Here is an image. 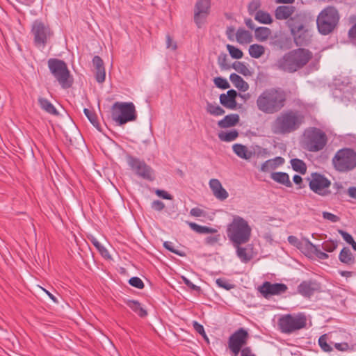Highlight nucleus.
Instances as JSON below:
<instances>
[{
	"label": "nucleus",
	"instance_id": "603ef678",
	"mask_svg": "<svg viewBox=\"0 0 356 356\" xmlns=\"http://www.w3.org/2000/svg\"><path fill=\"white\" fill-rule=\"evenodd\" d=\"M216 283L219 287L223 288L226 290H230L234 287V284L222 278L217 279Z\"/></svg>",
	"mask_w": 356,
	"mask_h": 356
},
{
	"label": "nucleus",
	"instance_id": "a19ab883",
	"mask_svg": "<svg viewBox=\"0 0 356 356\" xmlns=\"http://www.w3.org/2000/svg\"><path fill=\"white\" fill-rule=\"evenodd\" d=\"M238 132L236 130H232L229 131H221L218 134V138L221 141L231 142L237 138Z\"/></svg>",
	"mask_w": 356,
	"mask_h": 356
},
{
	"label": "nucleus",
	"instance_id": "b1692460",
	"mask_svg": "<svg viewBox=\"0 0 356 356\" xmlns=\"http://www.w3.org/2000/svg\"><path fill=\"white\" fill-rule=\"evenodd\" d=\"M233 152L241 159L250 160L254 155V152L249 150L248 148L242 144H234L232 146Z\"/></svg>",
	"mask_w": 356,
	"mask_h": 356
},
{
	"label": "nucleus",
	"instance_id": "423d86ee",
	"mask_svg": "<svg viewBox=\"0 0 356 356\" xmlns=\"http://www.w3.org/2000/svg\"><path fill=\"white\" fill-rule=\"evenodd\" d=\"M303 136L304 147L309 152H320L327 145V135L319 128L309 127L305 130Z\"/></svg>",
	"mask_w": 356,
	"mask_h": 356
},
{
	"label": "nucleus",
	"instance_id": "4be33fe9",
	"mask_svg": "<svg viewBox=\"0 0 356 356\" xmlns=\"http://www.w3.org/2000/svg\"><path fill=\"white\" fill-rule=\"evenodd\" d=\"M284 159L282 156H276L273 159L266 161L261 166V171L269 172L284 163Z\"/></svg>",
	"mask_w": 356,
	"mask_h": 356
},
{
	"label": "nucleus",
	"instance_id": "dca6fc26",
	"mask_svg": "<svg viewBox=\"0 0 356 356\" xmlns=\"http://www.w3.org/2000/svg\"><path fill=\"white\" fill-rule=\"evenodd\" d=\"M211 0H197L194 7V22L200 28L209 16L211 10Z\"/></svg>",
	"mask_w": 356,
	"mask_h": 356
},
{
	"label": "nucleus",
	"instance_id": "0e129e2a",
	"mask_svg": "<svg viewBox=\"0 0 356 356\" xmlns=\"http://www.w3.org/2000/svg\"><path fill=\"white\" fill-rule=\"evenodd\" d=\"M339 233L342 236L344 241H346L348 243L350 244L351 242H353L354 239L353 236L348 232L343 230H339Z\"/></svg>",
	"mask_w": 356,
	"mask_h": 356
},
{
	"label": "nucleus",
	"instance_id": "1a4fd4ad",
	"mask_svg": "<svg viewBox=\"0 0 356 356\" xmlns=\"http://www.w3.org/2000/svg\"><path fill=\"white\" fill-rule=\"evenodd\" d=\"M332 165L339 172H348L356 167V152L350 148L338 150L332 160Z\"/></svg>",
	"mask_w": 356,
	"mask_h": 356
},
{
	"label": "nucleus",
	"instance_id": "ddd939ff",
	"mask_svg": "<svg viewBox=\"0 0 356 356\" xmlns=\"http://www.w3.org/2000/svg\"><path fill=\"white\" fill-rule=\"evenodd\" d=\"M289 25L297 46L305 45L309 42L308 31L302 22L291 19Z\"/></svg>",
	"mask_w": 356,
	"mask_h": 356
},
{
	"label": "nucleus",
	"instance_id": "58836bf2",
	"mask_svg": "<svg viewBox=\"0 0 356 356\" xmlns=\"http://www.w3.org/2000/svg\"><path fill=\"white\" fill-rule=\"evenodd\" d=\"M265 53V47L261 44H253L249 47V54L252 58H259Z\"/></svg>",
	"mask_w": 356,
	"mask_h": 356
},
{
	"label": "nucleus",
	"instance_id": "052dcab7",
	"mask_svg": "<svg viewBox=\"0 0 356 356\" xmlns=\"http://www.w3.org/2000/svg\"><path fill=\"white\" fill-rule=\"evenodd\" d=\"M220 240V234L209 236L205 238V243L208 245H214Z\"/></svg>",
	"mask_w": 356,
	"mask_h": 356
},
{
	"label": "nucleus",
	"instance_id": "20e7f679",
	"mask_svg": "<svg viewBox=\"0 0 356 356\" xmlns=\"http://www.w3.org/2000/svg\"><path fill=\"white\" fill-rule=\"evenodd\" d=\"M227 235L232 244L242 245L248 243L251 237L252 228L248 222L239 216H234L227 227Z\"/></svg>",
	"mask_w": 356,
	"mask_h": 356
},
{
	"label": "nucleus",
	"instance_id": "a211bd4d",
	"mask_svg": "<svg viewBox=\"0 0 356 356\" xmlns=\"http://www.w3.org/2000/svg\"><path fill=\"white\" fill-rule=\"evenodd\" d=\"M320 289L319 284L316 281H303L298 286V292L305 297H310Z\"/></svg>",
	"mask_w": 356,
	"mask_h": 356
},
{
	"label": "nucleus",
	"instance_id": "c03bdc74",
	"mask_svg": "<svg viewBox=\"0 0 356 356\" xmlns=\"http://www.w3.org/2000/svg\"><path fill=\"white\" fill-rule=\"evenodd\" d=\"M233 68L238 73L244 75H250L251 72L249 68L245 65L244 63L236 61L233 63Z\"/></svg>",
	"mask_w": 356,
	"mask_h": 356
},
{
	"label": "nucleus",
	"instance_id": "3c124183",
	"mask_svg": "<svg viewBox=\"0 0 356 356\" xmlns=\"http://www.w3.org/2000/svg\"><path fill=\"white\" fill-rule=\"evenodd\" d=\"M129 283L132 286H134L138 289L144 288V283L142 280L138 277H133L129 280Z\"/></svg>",
	"mask_w": 356,
	"mask_h": 356
},
{
	"label": "nucleus",
	"instance_id": "f03ea898",
	"mask_svg": "<svg viewBox=\"0 0 356 356\" xmlns=\"http://www.w3.org/2000/svg\"><path fill=\"white\" fill-rule=\"evenodd\" d=\"M305 122L304 115L297 110L288 109L280 113L271 123V131L275 135H288L300 129Z\"/></svg>",
	"mask_w": 356,
	"mask_h": 356
},
{
	"label": "nucleus",
	"instance_id": "680f3d73",
	"mask_svg": "<svg viewBox=\"0 0 356 356\" xmlns=\"http://www.w3.org/2000/svg\"><path fill=\"white\" fill-rule=\"evenodd\" d=\"M92 63L95 69L104 67L103 60L99 56H95L93 57Z\"/></svg>",
	"mask_w": 356,
	"mask_h": 356
},
{
	"label": "nucleus",
	"instance_id": "412c9836",
	"mask_svg": "<svg viewBox=\"0 0 356 356\" xmlns=\"http://www.w3.org/2000/svg\"><path fill=\"white\" fill-rule=\"evenodd\" d=\"M237 92L234 90H229L227 94H221L220 95V104L227 108L235 109L236 107V97Z\"/></svg>",
	"mask_w": 356,
	"mask_h": 356
},
{
	"label": "nucleus",
	"instance_id": "37998d69",
	"mask_svg": "<svg viewBox=\"0 0 356 356\" xmlns=\"http://www.w3.org/2000/svg\"><path fill=\"white\" fill-rule=\"evenodd\" d=\"M83 112L91 124L98 130H100V125L98 122L97 116L95 113L88 108H84Z\"/></svg>",
	"mask_w": 356,
	"mask_h": 356
},
{
	"label": "nucleus",
	"instance_id": "f8f14e48",
	"mask_svg": "<svg viewBox=\"0 0 356 356\" xmlns=\"http://www.w3.org/2000/svg\"><path fill=\"white\" fill-rule=\"evenodd\" d=\"M249 334L248 331L241 327L232 334L227 341L228 348L230 350L232 356H238L241 353L243 347L248 343Z\"/></svg>",
	"mask_w": 356,
	"mask_h": 356
},
{
	"label": "nucleus",
	"instance_id": "5701e85b",
	"mask_svg": "<svg viewBox=\"0 0 356 356\" xmlns=\"http://www.w3.org/2000/svg\"><path fill=\"white\" fill-rule=\"evenodd\" d=\"M296 8L293 6H280L275 10V17L278 20L289 19L295 12Z\"/></svg>",
	"mask_w": 356,
	"mask_h": 356
},
{
	"label": "nucleus",
	"instance_id": "4d7b16f0",
	"mask_svg": "<svg viewBox=\"0 0 356 356\" xmlns=\"http://www.w3.org/2000/svg\"><path fill=\"white\" fill-rule=\"evenodd\" d=\"M181 279L184 283L189 287L191 289L200 292L201 291L200 286H198L194 284H193L188 278L184 276H181Z\"/></svg>",
	"mask_w": 356,
	"mask_h": 356
},
{
	"label": "nucleus",
	"instance_id": "f257e3e1",
	"mask_svg": "<svg viewBox=\"0 0 356 356\" xmlns=\"http://www.w3.org/2000/svg\"><path fill=\"white\" fill-rule=\"evenodd\" d=\"M287 101V93L283 88L271 87L264 89L258 95L256 105L259 111L271 115L282 111L286 106Z\"/></svg>",
	"mask_w": 356,
	"mask_h": 356
},
{
	"label": "nucleus",
	"instance_id": "69168bd1",
	"mask_svg": "<svg viewBox=\"0 0 356 356\" xmlns=\"http://www.w3.org/2000/svg\"><path fill=\"white\" fill-rule=\"evenodd\" d=\"M156 194L163 198V199H165V200H172V197L171 195H170L169 193H168L166 191H163V190H156Z\"/></svg>",
	"mask_w": 356,
	"mask_h": 356
},
{
	"label": "nucleus",
	"instance_id": "6ab92c4d",
	"mask_svg": "<svg viewBox=\"0 0 356 356\" xmlns=\"http://www.w3.org/2000/svg\"><path fill=\"white\" fill-rule=\"evenodd\" d=\"M270 44L280 50H287L292 47L291 38L284 33L275 35Z\"/></svg>",
	"mask_w": 356,
	"mask_h": 356
},
{
	"label": "nucleus",
	"instance_id": "864d4df0",
	"mask_svg": "<svg viewBox=\"0 0 356 356\" xmlns=\"http://www.w3.org/2000/svg\"><path fill=\"white\" fill-rule=\"evenodd\" d=\"M95 78L98 83H103L105 81L106 78V72L104 67L101 68H97Z\"/></svg>",
	"mask_w": 356,
	"mask_h": 356
},
{
	"label": "nucleus",
	"instance_id": "bf43d9fd",
	"mask_svg": "<svg viewBox=\"0 0 356 356\" xmlns=\"http://www.w3.org/2000/svg\"><path fill=\"white\" fill-rule=\"evenodd\" d=\"M163 246L167 249L169 251L177 254V255H179V256H183V254H181L179 251H178L177 250H175L173 247V244L172 242H170V241H165L163 243Z\"/></svg>",
	"mask_w": 356,
	"mask_h": 356
},
{
	"label": "nucleus",
	"instance_id": "4c0bfd02",
	"mask_svg": "<svg viewBox=\"0 0 356 356\" xmlns=\"http://www.w3.org/2000/svg\"><path fill=\"white\" fill-rule=\"evenodd\" d=\"M293 170L302 175H305L307 172V165L305 163L299 159H292L290 161Z\"/></svg>",
	"mask_w": 356,
	"mask_h": 356
},
{
	"label": "nucleus",
	"instance_id": "ea45409f",
	"mask_svg": "<svg viewBox=\"0 0 356 356\" xmlns=\"http://www.w3.org/2000/svg\"><path fill=\"white\" fill-rule=\"evenodd\" d=\"M207 112L213 116H220L225 113V110L218 104L207 102L206 106Z\"/></svg>",
	"mask_w": 356,
	"mask_h": 356
},
{
	"label": "nucleus",
	"instance_id": "c85d7f7f",
	"mask_svg": "<svg viewBox=\"0 0 356 356\" xmlns=\"http://www.w3.org/2000/svg\"><path fill=\"white\" fill-rule=\"evenodd\" d=\"M339 261L348 266L353 265L355 263V257H353L350 250L345 247L343 248L339 255Z\"/></svg>",
	"mask_w": 356,
	"mask_h": 356
},
{
	"label": "nucleus",
	"instance_id": "79ce46f5",
	"mask_svg": "<svg viewBox=\"0 0 356 356\" xmlns=\"http://www.w3.org/2000/svg\"><path fill=\"white\" fill-rule=\"evenodd\" d=\"M89 240L92 243V245L97 249V250L99 252V253L104 258H106V259L111 258L108 251L106 250V248L104 246H103L98 241V240L95 237L90 236V237H89Z\"/></svg>",
	"mask_w": 356,
	"mask_h": 356
},
{
	"label": "nucleus",
	"instance_id": "f3484780",
	"mask_svg": "<svg viewBox=\"0 0 356 356\" xmlns=\"http://www.w3.org/2000/svg\"><path fill=\"white\" fill-rule=\"evenodd\" d=\"M288 289L287 286L283 283H271L265 282L259 288L260 293L266 298L273 296H279L284 293Z\"/></svg>",
	"mask_w": 356,
	"mask_h": 356
},
{
	"label": "nucleus",
	"instance_id": "bb28decb",
	"mask_svg": "<svg viewBox=\"0 0 356 356\" xmlns=\"http://www.w3.org/2000/svg\"><path fill=\"white\" fill-rule=\"evenodd\" d=\"M238 121L239 116L238 114H230L218 121V125L220 128H228L235 126Z\"/></svg>",
	"mask_w": 356,
	"mask_h": 356
},
{
	"label": "nucleus",
	"instance_id": "13d9d810",
	"mask_svg": "<svg viewBox=\"0 0 356 356\" xmlns=\"http://www.w3.org/2000/svg\"><path fill=\"white\" fill-rule=\"evenodd\" d=\"M323 217L332 222H336L339 220V218L337 216L327 211L323 212Z\"/></svg>",
	"mask_w": 356,
	"mask_h": 356
},
{
	"label": "nucleus",
	"instance_id": "4468645a",
	"mask_svg": "<svg viewBox=\"0 0 356 356\" xmlns=\"http://www.w3.org/2000/svg\"><path fill=\"white\" fill-rule=\"evenodd\" d=\"M127 163L138 176L147 180L154 179L152 169L144 161L129 156L127 157Z\"/></svg>",
	"mask_w": 356,
	"mask_h": 356
},
{
	"label": "nucleus",
	"instance_id": "09e8293b",
	"mask_svg": "<svg viewBox=\"0 0 356 356\" xmlns=\"http://www.w3.org/2000/svg\"><path fill=\"white\" fill-rule=\"evenodd\" d=\"M318 344L325 352H330L332 350V347L327 343L325 335H322L319 337Z\"/></svg>",
	"mask_w": 356,
	"mask_h": 356
},
{
	"label": "nucleus",
	"instance_id": "72a5a7b5",
	"mask_svg": "<svg viewBox=\"0 0 356 356\" xmlns=\"http://www.w3.org/2000/svg\"><path fill=\"white\" fill-rule=\"evenodd\" d=\"M127 305L139 316L143 318L147 315V311L141 307L138 301L129 300L127 301Z\"/></svg>",
	"mask_w": 356,
	"mask_h": 356
},
{
	"label": "nucleus",
	"instance_id": "6e6d98bb",
	"mask_svg": "<svg viewBox=\"0 0 356 356\" xmlns=\"http://www.w3.org/2000/svg\"><path fill=\"white\" fill-rule=\"evenodd\" d=\"M190 215L193 217H205L206 211L200 208L195 207L191 209Z\"/></svg>",
	"mask_w": 356,
	"mask_h": 356
},
{
	"label": "nucleus",
	"instance_id": "c9c22d12",
	"mask_svg": "<svg viewBox=\"0 0 356 356\" xmlns=\"http://www.w3.org/2000/svg\"><path fill=\"white\" fill-rule=\"evenodd\" d=\"M288 241L290 244L296 247L297 248L302 250V252H304V251L307 252L308 248L306 245H307L306 243H307V242L310 241L309 239L305 238L303 241H301L295 236H289L288 237Z\"/></svg>",
	"mask_w": 356,
	"mask_h": 356
},
{
	"label": "nucleus",
	"instance_id": "2f4dec72",
	"mask_svg": "<svg viewBox=\"0 0 356 356\" xmlns=\"http://www.w3.org/2000/svg\"><path fill=\"white\" fill-rule=\"evenodd\" d=\"M233 245L236 250L237 257L242 262L248 263L252 259V254L248 252L245 248L241 247V245L233 244Z\"/></svg>",
	"mask_w": 356,
	"mask_h": 356
},
{
	"label": "nucleus",
	"instance_id": "49530a36",
	"mask_svg": "<svg viewBox=\"0 0 356 356\" xmlns=\"http://www.w3.org/2000/svg\"><path fill=\"white\" fill-rule=\"evenodd\" d=\"M337 242L334 241H326L322 244L323 249L327 252H332L337 249Z\"/></svg>",
	"mask_w": 356,
	"mask_h": 356
},
{
	"label": "nucleus",
	"instance_id": "7c9ffc66",
	"mask_svg": "<svg viewBox=\"0 0 356 356\" xmlns=\"http://www.w3.org/2000/svg\"><path fill=\"white\" fill-rule=\"evenodd\" d=\"M271 30L268 27L260 26L254 30V36L258 41L264 42L271 35Z\"/></svg>",
	"mask_w": 356,
	"mask_h": 356
},
{
	"label": "nucleus",
	"instance_id": "9b49d317",
	"mask_svg": "<svg viewBox=\"0 0 356 356\" xmlns=\"http://www.w3.org/2000/svg\"><path fill=\"white\" fill-rule=\"evenodd\" d=\"M311 191L320 196H327L331 194L330 187L331 181L325 175L318 172L312 173L308 179Z\"/></svg>",
	"mask_w": 356,
	"mask_h": 356
},
{
	"label": "nucleus",
	"instance_id": "5fc2aeb1",
	"mask_svg": "<svg viewBox=\"0 0 356 356\" xmlns=\"http://www.w3.org/2000/svg\"><path fill=\"white\" fill-rule=\"evenodd\" d=\"M193 326L194 330L199 333L200 335H202L205 339L208 340L207 336L206 334V332L204 331V327L202 325L200 324L197 321H193Z\"/></svg>",
	"mask_w": 356,
	"mask_h": 356
},
{
	"label": "nucleus",
	"instance_id": "a878e982",
	"mask_svg": "<svg viewBox=\"0 0 356 356\" xmlns=\"http://www.w3.org/2000/svg\"><path fill=\"white\" fill-rule=\"evenodd\" d=\"M252 33L243 28H239L236 32V40L241 44H250L252 41Z\"/></svg>",
	"mask_w": 356,
	"mask_h": 356
},
{
	"label": "nucleus",
	"instance_id": "de8ad7c7",
	"mask_svg": "<svg viewBox=\"0 0 356 356\" xmlns=\"http://www.w3.org/2000/svg\"><path fill=\"white\" fill-rule=\"evenodd\" d=\"M261 6V3L259 0H254L251 1L248 6V10L250 15L254 16V14L256 12H257L259 10V8Z\"/></svg>",
	"mask_w": 356,
	"mask_h": 356
},
{
	"label": "nucleus",
	"instance_id": "c756f323",
	"mask_svg": "<svg viewBox=\"0 0 356 356\" xmlns=\"http://www.w3.org/2000/svg\"><path fill=\"white\" fill-rule=\"evenodd\" d=\"M187 224L192 230L198 234H213L218 232L217 229L214 228L209 227L207 226H201L195 222H187Z\"/></svg>",
	"mask_w": 356,
	"mask_h": 356
},
{
	"label": "nucleus",
	"instance_id": "39448f33",
	"mask_svg": "<svg viewBox=\"0 0 356 356\" xmlns=\"http://www.w3.org/2000/svg\"><path fill=\"white\" fill-rule=\"evenodd\" d=\"M339 19V13L335 7H325L317 16L316 25L318 32L323 35L332 33L337 28Z\"/></svg>",
	"mask_w": 356,
	"mask_h": 356
},
{
	"label": "nucleus",
	"instance_id": "0eeeda50",
	"mask_svg": "<svg viewBox=\"0 0 356 356\" xmlns=\"http://www.w3.org/2000/svg\"><path fill=\"white\" fill-rule=\"evenodd\" d=\"M111 117L118 125H123L129 122L135 121L137 113L132 102H115L111 108Z\"/></svg>",
	"mask_w": 356,
	"mask_h": 356
},
{
	"label": "nucleus",
	"instance_id": "6e6552de",
	"mask_svg": "<svg viewBox=\"0 0 356 356\" xmlns=\"http://www.w3.org/2000/svg\"><path fill=\"white\" fill-rule=\"evenodd\" d=\"M48 67L53 76L63 88H69L73 83V78L67 68V64L62 60L50 58Z\"/></svg>",
	"mask_w": 356,
	"mask_h": 356
},
{
	"label": "nucleus",
	"instance_id": "774afa93",
	"mask_svg": "<svg viewBox=\"0 0 356 356\" xmlns=\"http://www.w3.org/2000/svg\"><path fill=\"white\" fill-rule=\"evenodd\" d=\"M241 356H256L250 347H244L241 350Z\"/></svg>",
	"mask_w": 356,
	"mask_h": 356
},
{
	"label": "nucleus",
	"instance_id": "8fccbe9b",
	"mask_svg": "<svg viewBox=\"0 0 356 356\" xmlns=\"http://www.w3.org/2000/svg\"><path fill=\"white\" fill-rule=\"evenodd\" d=\"M215 85L221 89H227L229 88L228 81L222 77H216L214 79Z\"/></svg>",
	"mask_w": 356,
	"mask_h": 356
},
{
	"label": "nucleus",
	"instance_id": "473e14b6",
	"mask_svg": "<svg viewBox=\"0 0 356 356\" xmlns=\"http://www.w3.org/2000/svg\"><path fill=\"white\" fill-rule=\"evenodd\" d=\"M254 17L256 21L261 24H270L273 22L271 15L268 12L262 10L256 12Z\"/></svg>",
	"mask_w": 356,
	"mask_h": 356
},
{
	"label": "nucleus",
	"instance_id": "7ed1b4c3",
	"mask_svg": "<svg viewBox=\"0 0 356 356\" xmlns=\"http://www.w3.org/2000/svg\"><path fill=\"white\" fill-rule=\"evenodd\" d=\"M312 58L313 54L309 49L298 48L278 58L275 67L284 72L294 73L303 68Z\"/></svg>",
	"mask_w": 356,
	"mask_h": 356
},
{
	"label": "nucleus",
	"instance_id": "2eb2a0df",
	"mask_svg": "<svg viewBox=\"0 0 356 356\" xmlns=\"http://www.w3.org/2000/svg\"><path fill=\"white\" fill-rule=\"evenodd\" d=\"M31 33L34 36L35 44L39 47H44L51 35L50 29L39 21H35L33 24Z\"/></svg>",
	"mask_w": 356,
	"mask_h": 356
},
{
	"label": "nucleus",
	"instance_id": "393cba45",
	"mask_svg": "<svg viewBox=\"0 0 356 356\" xmlns=\"http://www.w3.org/2000/svg\"><path fill=\"white\" fill-rule=\"evenodd\" d=\"M270 178L275 182L282 184L286 187H292V183L290 180L289 175L283 172H275L270 174Z\"/></svg>",
	"mask_w": 356,
	"mask_h": 356
},
{
	"label": "nucleus",
	"instance_id": "e2e57ef3",
	"mask_svg": "<svg viewBox=\"0 0 356 356\" xmlns=\"http://www.w3.org/2000/svg\"><path fill=\"white\" fill-rule=\"evenodd\" d=\"M152 207L156 211H160L164 209L165 204L163 202L160 200H154L152 203Z\"/></svg>",
	"mask_w": 356,
	"mask_h": 356
},
{
	"label": "nucleus",
	"instance_id": "338daca9",
	"mask_svg": "<svg viewBox=\"0 0 356 356\" xmlns=\"http://www.w3.org/2000/svg\"><path fill=\"white\" fill-rule=\"evenodd\" d=\"M348 34L350 39L356 40V22L349 29Z\"/></svg>",
	"mask_w": 356,
	"mask_h": 356
},
{
	"label": "nucleus",
	"instance_id": "e433bc0d",
	"mask_svg": "<svg viewBox=\"0 0 356 356\" xmlns=\"http://www.w3.org/2000/svg\"><path fill=\"white\" fill-rule=\"evenodd\" d=\"M306 244L308 248L307 252L315 254L320 259H327L329 257L327 253L322 252L318 246L313 244L311 241L307 242Z\"/></svg>",
	"mask_w": 356,
	"mask_h": 356
},
{
	"label": "nucleus",
	"instance_id": "a18cd8bd",
	"mask_svg": "<svg viewBox=\"0 0 356 356\" xmlns=\"http://www.w3.org/2000/svg\"><path fill=\"white\" fill-rule=\"evenodd\" d=\"M227 49L228 50L230 56L235 59H240L243 57V51L233 45L227 44Z\"/></svg>",
	"mask_w": 356,
	"mask_h": 356
},
{
	"label": "nucleus",
	"instance_id": "f704fd0d",
	"mask_svg": "<svg viewBox=\"0 0 356 356\" xmlns=\"http://www.w3.org/2000/svg\"><path fill=\"white\" fill-rule=\"evenodd\" d=\"M38 103L42 110L51 115H57L58 111L54 106L47 99L44 97L38 98Z\"/></svg>",
	"mask_w": 356,
	"mask_h": 356
},
{
	"label": "nucleus",
	"instance_id": "9d476101",
	"mask_svg": "<svg viewBox=\"0 0 356 356\" xmlns=\"http://www.w3.org/2000/svg\"><path fill=\"white\" fill-rule=\"evenodd\" d=\"M278 325L282 333L291 334L306 327L307 317L303 313L286 314L280 317Z\"/></svg>",
	"mask_w": 356,
	"mask_h": 356
},
{
	"label": "nucleus",
	"instance_id": "aec40b11",
	"mask_svg": "<svg viewBox=\"0 0 356 356\" xmlns=\"http://www.w3.org/2000/svg\"><path fill=\"white\" fill-rule=\"evenodd\" d=\"M209 187L213 195L219 200L223 201L226 200L229 194L227 191L222 187L220 181L217 179H211L209 181Z\"/></svg>",
	"mask_w": 356,
	"mask_h": 356
},
{
	"label": "nucleus",
	"instance_id": "cd10ccee",
	"mask_svg": "<svg viewBox=\"0 0 356 356\" xmlns=\"http://www.w3.org/2000/svg\"><path fill=\"white\" fill-rule=\"evenodd\" d=\"M229 79L233 85L239 90L245 92L248 90L249 86L248 83L239 75L232 73L230 74Z\"/></svg>",
	"mask_w": 356,
	"mask_h": 356
}]
</instances>
